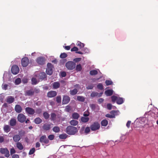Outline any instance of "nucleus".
Wrapping results in <instances>:
<instances>
[{"label": "nucleus", "instance_id": "obj_1", "mask_svg": "<svg viewBox=\"0 0 158 158\" xmlns=\"http://www.w3.org/2000/svg\"><path fill=\"white\" fill-rule=\"evenodd\" d=\"M66 130V133L69 135H74L78 132L77 127L72 126H68Z\"/></svg>", "mask_w": 158, "mask_h": 158}, {"label": "nucleus", "instance_id": "obj_2", "mask_svg": "<svg viewBox=\"0 0 158 158\" xmlns=\"http://www.w3.org/2000/svg\"><path fill=\"white\" fill-rule=\"evenodd\" d=\"M65 66L69 70H72L76 67V63L72 61H69L65 64Z\"/></svg>", "mask_w": 158, "mask_h": 158}, {"label": "nucleus", "instance_id": "obj_3", "mask_svg": "<svg viewBox=\"0 0 158 158\" xmlns=\"http://www.w3.org/2000/svg\"><path fill=\"white\" fill-rule=\"evenodd\" d=\"M90 128L92 131H95L99 129L100 124L97 122H94L90 126Z\"/></svg>", "mask_w": 158, "mask_h": 158}, {"label": "nucleus", "instance_id": "obj_4", "mask_svg": "<svg viewBox=\"0 0 158 158\" xmlns=\"http://www.w3.org/2000/svg\"><path fill=\"white\" fill-rule=\"evenodd\" d=\"M35 76L38 78L39 80H46L47 75L44 72H41L39 74H35Z\"/></svg>", "mask_w": 158, "mask_h": 158}, {"label": "nucleus", "instance_id": "obj_5", "mask_svg": "<svg viewBox=\"0 0 158 158\" xmlns=\"http://www.w3.org/2000/svg\"><path fill=\"white\" fill-rule=\"evenodd\" d=\"M47 66L46 73L48 74L51 75L53 73V65L51 63H48L47 64Z\"/></svg>", "mask_w": 158, "mask_h": 158}, {"label": "nucleus", "instance_id": "obj_6", "mask_svg": "<svg viewBox=\"0 0 158 158\" xmlns=\"http://www.w3.org/2000/svg\"><path fill=\"white\" fill-rule=\"evenodd\" d=\"M0 152L2 154H4L5 156L6 157H8L10 156L9 152L6 148H1Z\"/></svg>", "mask_w": 158, "mask_h": 158}, {"label": "nucleus", "instance_id": "obj_7", "mask_svg": "<svg viewBox=\"0 0 158 158\" xmlns=\"http://www.w3.org/2000/svg\"><path fill=\"white\" fill-rule=\"evenodd\" d=\"M26 118L25 116L22 114H19L17 117L18 121L21 123L24 122L26 119Z\"/></svg>", "mask_w": 158, "mask_h": 158}, {"label": "nucleus", "instance_id": "obj_8", "mask_svg": "<svg viewBox=\"0 0 158 158\" xmlns=\"http://www.w3.org/2000/svg\"><path fill=\"white\" fill-rule=\"evenodd\" d=\"M11 71L12 73L14 74H16L19 72V68L18 66L14 65L12 67Z\"/></svg>", "mask_w": 158, "mask_h": 158}, {"label": "nucleus", "instance_id": "obj_9", "mask_svg": "<svg viewBox=\"0 0 158 158\" xmlns=\"http://www.w3.org/2000/svg\"><path fill=\"white\" fill-rule=\"evenodd\" d=\"M40 141L41 143H44L45 144H48L49 142V140L47 138L45 135H42L40 137Z\"/></svg>", "mask_w": 158, "mask_h": 158}, {"label": "nucleus", "instance_id": "obj_10", "mask_svg": "<svg viewBox=\"0 0 158 158\" xmlns=\"http://www.w3.org/2000/svg\"><path fill=\"white\" fill-rule=\"evenodd\" d=\"M29 62V59L27 57L23 58L21 60V64L23 66L26 67L28 64Z\"/></svg>", "mask_w": 158, "mask_h": 158}, {"label": "nucleus", "instance_id": "obj_11", "mask_svg": "<svg viewBox=\"0 0 158 158\" xmlns=\"http://www.w3.org/2000/svg\"><path fill=\"white\" fill-rule=\"evenodd\" d=\"M45 59L42 57H39L37 58L36 62L37 63L40 65H43L45 62Z\"/></svg>", "mask_w": 158, "mask_h": 158}, {"label": "nucleus", "instance_id": "obj_12", "mask_svg": "<svg viewBox=\"0 0 158 158\" xmlns=\"http://www.w3.org/2000/svg\"><path fill=\"white\" fill-rule=\"evenodd\" d=\"M70 101V97L67 95H64L63 98L62 103L63 104H68Z\"/></svg>", "mask_w": 158, "mask_h": 158}, {"label": "nucleus", "instance_id": "obj_13", "mask_svg": "<svg viewBox=\"0 0 158 158\" xmlns=\"http://www.w3.org/2000/svg\"><path fill=\"white\" fill-rule=\"evenodd\" d=\"M26 112L28 114L30 115H33L35 113V110L33 108L27 107L25 108Z\"/></svg>", "mask_w": 158, "mask_h": 158}, {"label": "nucleus", "instance_id": "obj_14", "mask_svg": "<svg viewBox=\"0 0 158 158\" xmlns=\"http://www.w3.org/2000/svg\"><path fill=\"white\" fill-rule=\"evenodd\" d=\"M42 128L44 131H49L51 128V125L50 123H45L43 124Z\"/></svg>", "mask_w": 158, "mask_h": 158}, {"label": "nucleus", "instance_id": "obj_15", "mask_svg": "<svg viewBox=\"0 0 158 158\" xmlns=\"http://www.w3.org/2000/svg\"><path fill=\"white\" fill-rule=\"evenodd\" d=\"M111 114H107L105 116L106 117L110 118H115V114L116 113V111L115 110H112L110 112Z\"/></svg>", "mask_w": 158, "mask_h": 158}, {"label": "nucleus", "instance_id": "obj_16", "mask_svg": "<svg viewBox=\"0 0 158 158\" xmlns=\"http://www.w3.org/2000/svg\"><path fill=\"white\" fill-rule=\"evenodd\" d=\"M57 95V93L56 91H51L47 93V96L49 98H53L55 97Z\"/></svg>", "mask_w": 158, "mask_h": 158}, {"label": "nucleus", "instance_id": "obj_17", "mask_svg": "<svg viewBox=\"0 0 158 158\" xmlns=\"http://www.w3.org/2000/svg\"><path fill=\"white\" fill-rule=\"evenodd\" d=\"M35 91L33 89H30L26 91L25 94V96H32L34 95Z\"/></svg>", "mask_w": 158, "mask_h": 158}, {"label": "nucleus", "instance_id": "obj_18", "mask_svg": "<svg viewBox=\"0 0 158 158\" xmlns=\"http://www.w3.org/2000/svg\"><path fill=\"white\" fill-rule=\"evenodd\" d=\"M103 92L98 93L97 92H92L90 94V97L92 98H94L95 97H100L102 96Z\"/></svg>", "mask_w": 158, "mask_h": 158}, {"label": "nucleus", "instance_id": "obj_19", "mask_svg": "<svg viewBox=\"0 0 158 158\" xmlns=\"http://www.w3.org/2000/svg\"><path fill=\"white\" fill-rule=\"evenodd\" d=\"M52 86L53 89H57L59 88L60 86V84L59 82H54L52 83Z\"/></svg>", "mask_w": 158, "mask_h": 158}, {"label": "nucleus", "instance_id": "obj_20", "mask_svg": "<svg viewBox=\"0 0 158 158\" xmlns=\"http://www.w3.org/2000/svg\"><path fill=\"white\" fill-rule=\"evenodd\" d=\"M15 109L16 112L18 113H20L22 110V107L19 105H15Z\"/></svg>", "mask_w": 158, "mask_h": 158}, {"label": "nucleus", "instance_id": "obj_21", "mask_svg": "<svg viewBox=\"0 0 158 158\" xmlns=\"http://www.w3.org/2000/svg\"><path fill=\"white\" fill-rule=\"evenodd\" d=\"M15 101L14 98L11 96H9L6 98V102L9 103H11Z\"/></svg>", "mask_w": 158, "mask_h": 158}, {"label": "nucleus", "instance_id": "obj_22", "mask_svg": "<svg viewBox=\"0 0 158 158\" xmlns=\"http://www.w3.org/2000/svg\"><path fill=\"white\" fill-rule=\"evenodd\" d=\"M78 48L76 47H74L73 48L71 49V52H76V53H77L80 54H83V53L81 52V51H78Z\"/></svg>", "mask_w": 158, "mask_h": 158}, {"label": "nucleus", "instance_id": "obj_23", "mask_svg": "<svg viewBox=\"0 0 158 158\" xmlns=\"http://www.w3.org/2000/svg\"><path fill=\"white\" fill-rule=\"evenodd\" d=\"M21 139V138L19 135H15L13 137V139L14 141L16 142H18Z\"/></svg>", "mask_w": 158, "mask_h": 158}, {"label": "nucleus", "instance_id": "obj_24", "mask_svg": "<svg viewBox=\"0 0 158 158\" xmlns=\"http://www.w3.org/2000/svg\"><path fill=\"white\" fill-rule=\"evenodd\" d=\"M10 125L11 126H14L16 124V121L15 118H11L10 121Z\"/></svg>", "mask_w": 158, "mask_h": 158}, {"label": "nucleus", "instance_id": "obj_25", "mask_svg": "<svg viewBox=\"0 0 158 158\" xmlns=\"http://www.w3.org/2000/svg\"><path fill=\"white\" fill-rule=\"evenodd\" d=\"M10 127L7 125H5L3 127V130L6 133H8L10 130Z\"/></svg>", "mask_w": 158, "mask_h": 158}, {"label": "nucleus", "instance_id": "obj_26", "mask_svg": "<svg viewBox=\"0 0 158 158\" xmlns=\"http://www.w3.org/2000/svg\"><path fill=\"white\" fill-rule=\"evenodd\" d=\"M105 94L106 96H110L113 94V91L111 89H108L105 91Z\"/></svg>", "mask_w": 158, "mask_h": 158}, {"label": "nucleus", "instance_id": "obj_27", "mask_svg": "<svg viewBox=\"0 0 158 158\" xmlns=\"http://www.w3.org/2000/svg\"><path fill=\"white\" fill-rule=\"evenodd\" d=\"M78 92V90L76 88L70 90L69 91L70 94L72 95H76Z\"/></svg>", "mask_w": 158, "mask_h": 158}, {"label": "nucleus", "instance_id": "obj_28", "mask_svg": "<svg viewBox=\"0 0 158 158\" xmlns=\"http://www.w3.org/2000/svg\"><path fill=\"white\" fill-rule=\"evenodd\" d=\"M89 118L87 117H82L81 118V121L84 123L87 122L89 120Z\"/></svg>", "mask_w": 158, "mask_h": 158}, {"label": "nucleus", "instance_id": "obj_29", "mask_svg": "<svg viewBox=\"0 0 158 158\" xmlns=\"http://www.w3.org/2000/svg\"><path fill=\"white\" fill-rule=\"evenodd\" d=\"M34 122L36 124H39L42 123V120L39 117L36 118L35 119Z\"/></svg>", "mask_w": 158, "mask_h": 158}, {"label": "nucleus", "instance_id": "obj_30", "mask_svg": "<svg viewBox=\"0 0 158 158\" xmlns=\"http://www.w3.org/2000/svg\"><path fill=\"white\" fill-rule=\"evenodd\" d=\"M101 123L102 126L106 127L108 124V121L106 119H103L101 121Z\"/></svg>", "mask_w": 158, "mask_h": 158}, {"label": "nucleus", "instance_id": "obj_31", "mask_svg": "<svg viewBox=\"0 0 158 158\" xmlns=\"http://www.w3.org/2000/svg\"><path fill=\"white\" fill-rule=\"evenodd\" d=\"M70 123L72 126H75L78 124V122L75 120H72L70 122Z\"/></svg>", "mask_w": 158, "mask_h": 158}, {"label": "nucleus", "instance_id": "obj_32", "mask_svg": "<svg viewBox=\"0 0 158 158\" xmlns=\"http://www.w3.org/2000/svg\"><path fill=\"white\" fill-rule=\"evenodd\" d=\"M123 102V98H122L119 97L118 98L116 103L117 104L120 105L122 104Z\"/></svg>", "mask_w": 158, "mask_h": 158}, {"label": "nucleus", "instance_id": "obj_33", "mask_svg": "<svg viewBox=\"0 0 158 158\" xmlns=\"http://www.w3.org/2000/svg\"><path fill=\"white\" fill-rule=\"evenodd\" d=\"M79 114L75 112L73 113L72 115V116L73 118L75 119H78L79 117Z\"/></svg>", "mask_w": 158, "mask_h": 158}, {"label": "nucleus", "instance_id": "obj_34", "mask_svg": "<svg viewBox=\"0 0 158 158\" xmlns=\"http://www.w3.org/2000/svg\"><path fill=\"white\" fill-rule=\"evenodd\" d=\"M16 147L20 150H22L23 149V147L22 143L20 142H17L16 143Z\"/></svg>", "mask_w": 158, "mask_h": 158}, {"label": "nucleus", "instance_id": "obj_35", "mask_svg": "<svg viewBox=\"0 0 158 158\" xmlns=\"http://www.w3.org/2000/svg\"><path fill=\"white\" fill-rule=\"evenodd\" d=\"M77 99L79 101L84 102L85 100V98L82 96H78L77 97Z\"/></svg>", "mask_w": 158, "mask_h": 158}, {"label": "nucleus", "instance_id": "obj_36", "mask_svg": "<svg viewBox=\"0 0 158 158\" xmlns=\"http://www.w3.org/2000/svg\"><path fill=\"white\" fill-rule=\"evenodd\" d=\"M31 83L33 85H36L39 81H38L35 77H33L31 79Z\"/></svg>", "mask_w": 158, "mask_h": 158}, {"label": "nucleus", "instance_id": "obj_37", "mask_svg": "<svg viewBox=\"0 0 158 158\" xmlns=\"http://www.w3.org/2000/svg\"><path fill=\"white\" fill-rule=\"evenodd\" d=\"M53 131L56 133H58L60 131V128L58 126H55L52 128Z\"/></svg>", "mask_w": 158, "mask_h": 158}, {"label": "nucleus", "instance_id": "obj_38", "mask_svg": "<svg viewBox=\"0 0 158 158\" xmlns=\"http://www.w3.org/2000/svg\"><path fill=\"white\" fill-rule=\"evenodd\" d=\"M76 45L77 46L79 47L80 49H81L82 48H83L85 46V44H84L81 43V42L79 41H78Z\"/></svg>", "mask_w": 158, "mask_h": 158}, {"label": "nucleus", "instance_id": "obj_39", "mask_svg": "<svg viewBox=\"0 0 158 158\" xmlns=\"http://www.w3.org/2000/svg\"><path fill=\"white\" fill-rule=\"evenodd\" d=\"M56 115L54 113H52L51 114V120L52 121H54L56 119Z\"/></svg>", "mask_w": 158, "mask_h": 158}, {"label": "nucleus", "instance_id": "obj_40", "mask_svg": "<svg viewBox=\"0 0 158 158\" xmlns=\"http://www.w3.org/2000/svg\"><path fill=\"white\" fill-rule=\"evenodd\" d=\"M67 136L68 135L66 134H60L59 136V138L61 139H65Z\"/></svg>", "mask_w": 158, "mask_h": 158}, {"label": "nucleus", "instance_id": "obj_41", "mask_svg": "<svg viewBox=\"0 0 158 158\" xmlns=\"http://www.w3.org/2000/svg\"><path fill=\"white\" fill-rule=\"evenodd\" d=\"M98 73V71L96 70H91L89 72V74L91 76L95 75H97Z\"/></svg>", "mask_w": 158, "mask_h": 158}, {"label": "nucleus", "instance_id": "obj_42", "mask_svg": "<svg viewBox=\"0 0 158 158\" xmlns=\"http://www.w3.org/2000/svg\"><path fill=\"white\" fill-rule=\"evenodd\" d=\"M43 116L45 119H47L49 118L50 115L47 112H45L43 114Z\"/></svg>", "mask_w": 158, "mask_h": 158}, {"label": "nucleus", "instance_id": "obj_43", "mask_svg": "<svg viewBox=\"0 0 158 158\" xmlns=\"http://www.w3.org/2000/svg\"><path fill=\"white\" fill-rule=\"evenodd\" d=\"M82 69L81 65L80 64H77L76 67V70L77 71H80Z\"/></svg>", "mask_w": 158, "mask_h": 158}, {"label": "nucleus", "instance_id": "obj_44", "mask_svg": "<svg viewBox=\"0 0 158 158\" xmlns=\"http://www.w3.org/2000/svg\"><path fill=\"white\" fill-rule=\"evenodd\" d=\"M118 97L116 96L113 95L111 97L112 102L114 103L116 101H117Z\"/></svg>", "mask_w": 158, "mask_h": 158}, {"label": "nucleus", "instance_id": "obj_45", "mask_svg": "<svg viewBox=\"0 0 158 158\" xmlns=\"http://www.w3.org/2000/svg\"><path fill=\"white\" fill-rule=\"evenodd\" d=\"M56 100L58 103H61V98L60 96H58L56 98Z\"/></svg>", "mask_w": 158, "mask_h": 158}, {"label": "nucleus", "instance_id": "obj_46", "mask_svg": "<svg viewBox=\"0 0 158 158\" xmlns=\"http://www.w3.org/2000/svg\"><path fill=\"white\" fill-rule=\"evenodd\" d=\"M67 56V55L65 53H61L60 55V57L61 58H66Z\"/></svg>", "mask_w": 158, "mask_h": 158}, {"label": "nucleus", "instance_id": "obj_47", "mask_svg": "<svg viewBox=\"0 0 158 158\" xmlns=\"http://www.w3.org/2000/svg\"><path fill=\"white\" fill-rule=\"evenodd\" d=\"M35 152V148H33L31 149L29 152V155L33 154Z\"/></svg>", "mask_w": 158, "mask_h": 158}, {"label": "nucleus", "instance_id": "obj_48", "mask_svg": "<svg viewBox=\"0 0 158 158\" xmlns=\"http://www.w3.org/2000/svg\"><path fill=\"white\" fill-rule=\"evenodd\" d=\"M105 83L106 85H112L113 82L111 81L106 80L105 81Z\"/></svg>", "mask_w": 158, "mask_h": 158}, {"label": "nucleus", "instance_id": "obj_49", "mask_svg": "<svg viewBox=\"0 0 158 158\" xmlns=\"http://www.w3.org/2000/svg\"><path fill=\"white\" fill-rule=\"evenodd\" d=\"M55 136L53 135H50L48 136V138L50 140H52L54 139Z\"/></svg>", "mask_w": 158, "mask_h": 158}, {"label": "nucleus", "instance_id": "obj_50", "mask_svg": "<svg viewBox=\"0 0 158 158\" xmlns=\"http://www.w3.org/2000/svg\"><path fill=\"white\" fill-rule=\"evenodd\" d=\"M97 88L98 89H100L102 90L103 89V85L99 83L97 86Z\"/></svg>", "mask_w": 158, "mask_h": 158}, {"label": "nucleus", "instance_id": "obj_51", "mask_svg": "<svg viewBox=\"0 0 158 158\" xmlns=\"http://www.w3.org/2000/svg\"><path fill=\"white\" fill-rule=\"evenodd\" d=\"M90 131V128L89 127H87L85 130V133L86 134H88Z\"/></svg>", "mask_w": 158, "mask_h": 158}, {"label": "nucleus", "instance_id": "obj_52", "mask_svg": "<svg viewBox=\"0 0 158 158\" xmlns=\"http://www.w3.org/2000/svg\"><path fill=\"white\" fill-rule=\"evenodd\" d=\"M65 111L67 112H69L71 110V107L70 106H67L65 107Z\"/></svg>", "mask_w": 158, "mask_h": 158}, {"label": "nucleus", "instance_id": "obj_53", "mask_svg": "<svg viewBox=\"0 0 158 158\" xmlns=\"http://www.w3.org/2000/svg\"><path fill=\"white\" fill-rule=\"evenodd\" d=\"M21 82V80L20 78H18L15 80V83L16 84H19Z\"/></svg>", "mask_w": 158, "mask_h": 158}, {"label": "nucleus", "instance_id": "obj_54", "mask_svg": "<svg viewBox=\"0 0 158 158\" xmlns=\"http://www.w3.org/2000/svg\"><path fill=\"white\" fill-rule=\"evenodd\" d=\"M25 133V131L23 130H21L19 131V135L21 136H23Z\"/></svg>", "mask_w": 158, "mask_h": 158}, {"label": "nucleus", "instance_id": "obj_55", "mask_svg": "<svg viewBox=\"0 0 158 158\" xmlns=\"http://www.w3.org/2000/svg\"><path fill=\"white\" fill-rule=\"evenodd\" d=\"M89 112L88 111H85L83 114V115L85 117H87L89 116Z\"/></svg>", "mask_w": 158, "mask_h": 158}, {"label": "nucleus", "instance_id": "obj_56", "mask_svg": "<svg viewBox=\"0 0 158 158\" xmlns=\"http://www.w3.org/2000/svg\"><path fill=\"white\" fill-rule=\"evenodd\" d=\"M42 112L41 109L40 108H38L36 110V113L38 114H40Z\"/></svg>", "mask_w": 158, "mask_h": 158}, {"label": "nucleus", "instance_id": "obj_57", "mask_svg": "<svg viewBox=\"0 0 158 158\" xmlns=\"http://www.w3.org/2000/svg\"><path fill=\"white\" fill-rule=\"evenodd\" d=\"M81 60V58H77L74 59L73 60L75 62H77L80 61Z\"/></svg>", "mask_w": 158, "mask_h": 158}, {"label": "nucleus", "instance_id": "obj_58", "mask_svg": "<svg viewBox=\"0 0 158 158\" xmlns=\"http://www.w3.org/2000/svg\"><path fill=\"white\" fill-rule=\"evenodd\" d=\"M107 109L109 110H110L112 109V105L110 103H108L107 105Z\"/></svg>", "mask_w": 158, "mask_h": 158}, {"label": "nucleus", "instance_id": "obj_59", "mask_svg": "<svg viewBox=\"0 0 158 158\" xmlns=\"http://www.w3.org/2000/svg\"><path fill=\"white\" fill-rule=\"evenodd\" d=\"M93 87L94 85L92 84H91V85H88L86 87V89H93Z\"/></svg>", "mask_w": 158, "mask_h": 158}, {"label": "nucleus", "instance_id": "obj_60", "mask_svg": "<svg viewBox=\"0 0 158 158\" xmlns=\"http://www.w3.org/2000/svg\"><path fill=\"white\" fill-rule=\"evenodd\" d=\"M16 151L14 148H13L10 149V153L11 155H12L15 153Z\"/></svg>", "mask_w": 158, "mask_h": 158}, {"label": "nucleus", "instance_id": "obj_61", "mask_svg": "<svg viewBox=\"0 0 158 158\" xmlns=\"http://www.w3.org/2000/svg\"><path fill=\"white\" fill-rule=\"evenodd\" d=\"M7 86H8V85L7 84H3L2 85V89L5 90L7 89Z\"/></svg>", "mask_w": 158, "mask_h": 158}, {"label": "nucleus", "instance_id": "obj_62", "mask_svg": "<svg viewBox=\"0 0 158 158\" xmlns=\"http://www.w3.org/2000/svg\"><path fill=\"white\" fill-rule=\"evenodd\" d=\"M66 74L65 72H62L61 73V76L62 77H64L66 76Z\"/></svg>", "mask_w": 158, "mask_h": 158}, {"label": "nucleus", "instance_id": "obj_63", "mask_svg": "<svg viewBox=\"0 0 158 158\" xmlns=\"http://www.w3.org/2000/svg\"><path fill=\"white\" fill-rule=\"evenodd\" d=\"M104 99L102 98H100L98 100V102L99 103H101L104 101Z\"/></svg>", "mask_w": 158, "mask_h": 158}, {"label": "nucleus", "instance_id": "obj_64", "mask_svg": "<svg viewBox=\"0 0 158 158\" xmlns=\"http://www.w3.org/2000/svg\"><path fill=\"white\" fill-rule=\"evenodd\" d=\"M12 158H19V156L17 154H14L12 156Z\"/></svg>", "mask_w": 158, "mask_h": 158}]
</instances>
